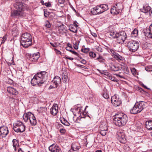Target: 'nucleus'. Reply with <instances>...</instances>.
<instances>
[{
    "mask_svg": "<svg viewBox=\"0 0 152 152\" xmlns=\"http://www.w3.org/2000/svg\"><path fill=\"white\" fill-rule=\"evenodd\" d=\"M45 26L48 28H50L51 27V25L48 20H46L45 23Z\"/></svg>",
    "mask_w": 152,
    "mask_h": 152,
    "instance_id": "obj_47",
    "label": "nucleus"
},
{
    "mask_svg": "<svg viewBox=\"0 0 152 152\" xmlns=\"http://www.w3.org/2000/svg\"><path fill=\"white\" fill-rule=\"evenodd\" d=\"M91 13L94 15L101 14L103 12L101 7L98 5L92 8L91 10Z\"/></svg>",
    "mask_w": 152,
    "mask_h": 152,
    "instance_id": "obj_13",
    "label": "nucleus"
},
{
    "mask_svg": "<svg viewBox=\"0 0 152 152\" xmlns=\"http://www.w3.org/2000/svg\"><path fill=\"white\" fill-rule=\"evenodd\" d=\"M107 47H106V48H102V47H99L98 46L96 48V50L97 51L100 52V53H102L104 51V50L105 49H107Z\"/></svg>",
    "mask_w": 152,
    "mask_h": 152,
    "instance_id": "obj_34",
    "label": "nucleus"
},
{
    "mask_svg": "<svg viewBox=\"0 0 152 152\" xmlns=\"http://www.w3.org/2000/svg\"><path fill=\"white\" fill-rule=\"evenodd\" d=\"M48 76V73L45 71L38 72L34 76L31 80V83L34 86L36 85L41 86V84L47 80Z\"/></svg>",
    "mask_w": 152,
    "mask_h": 152,
    "instance_id": "obj_1",
    "label": "nucleus"
},
{
    "mask_svg": "<svg viewBox=\"0 0 152 152\" xmlns=\"http://www.w3.org/2000/svg\"><path fill=\"white\" fill-rule=\"evenodd\" d=\"M103 96L104 98L106 99H107L109 98V96L107 95L106 93L104 94Z\"/></svg>",
    "mask_w": 152,
    "mask_h": 152,
    "instance_id": "obj_53",
    "label": "nucleus"
},
{
    "mask_svg": "<svg viewBox=\"0 0 152 152\" xmlns=\"http://www.w3.org/2000/svg\"><path fill=\"white\" fill-rule=\"evenodd\" d=\"M49 149L51 152H62L61 148L56 144H53L49 147Z\"/></svg>",
    "mask_w": 152,
    "mask_h": 152,
    "instance_id": "obj_14",
    "label": "nucleus"
},
{
    "mask_svg": "<svg viewBox=\"0 0 152 152\" xmlns=\"http://www.w3.org/2000/svg\"><path fill=\"white\" fill-rule=\"evenodd\" d=\"M127 46L130 51L134 52L138 49L139 43L138 41L131 40L127 42Z\"/></svg>",
    "mask_w": 152,
    "mask_h": 152,
    "instance_id": "obj_5",
    "label": "nucleus"
},
{
    "mask_svg": "<svg viewBox=\"0 0 152 152\" xmlns=\"http://www.w3.org/2000/svg\"><path fill=\"white\" fill-rule=\"evenodd\" d=\"M117 138L119 141L122 143H125L126 142V138L124 132L121 130L118 132L117 133Z\"/></svg>",
    "mask_w": 152,
    "mask_h": 152,
    "instance_id": "obj_12",
    "label": "nucleus"
},
{
    "mask_svg": "<svg viewBox=\"0 0 152 152\" xmlns=\"http://www.w3.org/2000/svg\"><path fill=\"white\" fill-rule=\"evenodd\" d=\"M13 129L17 132H23L25 131V127L21 121H18L14 124Z\"/></svg>",
    "mask_w": 152,
    "mask_h": 152,
    "instance_id": "obj_6",
    "label": "nucleus"
},
{
    "mask_svg": "<svg viewBox=\"0 0 152 152\" xmlns=\"http://www.w3.org/2000/svg\"><path fill=\"white\" fill-rule=\"evenodd\" d=\"M52 82L55 85V87H57L58 85L61 82L60 77L58 76H56L54 77Z\"/></svg>",
    "mask_w": 152,
    "mask_h": 152,
    "instance_id": "obj_22",
    "label": "nucleus"
},
{
    "mask_svg": "<svg viewBox=\"0 0 152 152\" xmlns=\"http://www.w3.org/2000/svg\"><path fill=\"white\" fill-rule=\"evenodd\" d=\"M138 30L136 28H135L132 32L131 34L132 36L133 37H137L138 35Z\"/></svg>",
    "mask_w": 152,
    "mask_h": 152,
    "instance_id": "obj_32",
    "label": "nucleus"
},
{
    "mask_svg": "<svg viewBox=\"0 0 152 152\" xmlns=\"http://www.w3.org/2000/svg\"><path fill=\"white\" fill-rule=\"evenodd\" d=\"M130 112L132 114H136L140 113L139 110L138 109L137 107L136 104L134 105V107L130 110Z\"/></svg>",
    "mask_w": 152,
    "mask_h": 152,
    "instance_id": "obj_24",
    "label": "nucleus"
},
{
    "mask_svg": "<svg viewBox=\"0 0 152 152\" xmlns=\"http://www.w3.org/2000/svg\"><path fill=\"white\" fill-rule=\"evenodd\" d=\"M29 121L31 125L32 126H35L36 124L37 121L34 115H33V117L30 118Z\"/></svg>",
    "mask_w": 152,
    "mask_h": 152,
    "instance_id": "obj_27",
    "label": "nucleus"
},
{
    "mask_svg": "<svg viewBox=\"0 0 152 152\" xmlns=\"http://www.w3.org/2000/svg\"><path fill=\"white\" fill-rule=\"evenodd\" d=\"M69 152H78L74 150L71 148V149L69 150Z\"/></svg>",
    "mask_w": 152,
    "mask_h": 152,
    "instance_id": "obj_63",
    "label": "nucleus"
},
{
    "mask_svg": "<svg viewBox=\"0 0 152 152\" xmlns=\"http://www.w3.org/2000/svg\"><path fill=\"white\" fill-rule=\"evenodd\" d=\"M80 147L78 144L76 143H73L72 145L71 148L72 149L78 151L79 150L80 148Z\"/></svg>",
    "mask_w": 152,
    "mask_h": 152,
    "instance_id": "obj_25",
    "label": "nucleus"
},
{
    "mask_svg": "<svg viewBox=\"0 0 152 152\" xmlns=\"http://www.w3.org/2000/svg\"><path fill=\"white\" fill-rule=\"evenodd\" d=\"M58 112V106L56 104H54L50 109V113L54 115H56Z\"/></svg>",
    "mask_w": 152,
    "mask_h": 152,
    "instance_id": "obj_18",
    "label": "nucleus"
},
{
    "mask_svg": "<svg viewBox=\"0 0 152 152\" xmlns=\"http://www.w3.org/2000/svg\"><path fill=\"white\" fill-rule=\"evenodd\" d=\"M113 123L119 126H122L125 125L128 120L127 115L123 113H121L113 116Z\"/></svg>",
    "mask_w": 152,
    "mask_h": 152,
    "instance_id": "obj_2",
    "label": "nucleus"
},
{
    "mask_svg": "<svg viewBox=\"0 0 152 152\" xmlns=\"http://www.w3.org/2000/svg\"><path fill=\"white\" fill-rule=\"evenodd\" d=\"M8 95L9 97L10 100L14 102L16 100L18 94V91L16 89L11 86H8L7 88Z\"/></svg>",
    "mask_w": 152,
    "mask_h": 152,
    "instance_id": "obj_4",
    "label": "nucleus"
},
{
    "mask_svg": "<svg viewBox=\"0 0 152 152\" xmlns=\"http://www.w3.org/2000/svg\"><path fill=\"white\" fill-rule=\"evenodd\" d=\"M121 68L124 73L126 74H128L129 73V69L126 65L124 66L123 67H122Z\"/></svg>",
    "mask_w": 152,
    "mask_h": 152,
    "instance_id": "obj_35",
    "label": "nucleus"
},
{
    "mask_svg": "<svg viewBox=\"0 0 152 152\" xmlns=\"http://www.w3.org/2000/svg\"><path fill=\"white\" fill-rule=\"evenodd\" d=\"M145 70L148 72L152 71V66H146L145 68Z\"/></svg>",
    "mask_w": 152,
    "mask_h": 152,
    "instance_id": "obj_41",
    "label": "nucleus"
},
{
    "mask_svg": "<svg viewBox=\"0 0 152 152\" xmlns=\"http://www.w3.org/2000/svg\"><path fill=\"white\" fill-rule=\"evenodd\" d=\"M18 27H16L14 28L12 31V35H14V36H16V35L18 34Z\"/></svg>",
    "mask_w": 152,
    "mask_h": 152,
    "instance_id": "obj_33",
    "label": "nucleus"
},
{
    "mask_svg": "<svg viewBox=\"0 0 152 152\" xmlns=\"http://www.w3.org/2000/svg\"><path fill=\"white\" fill-rule=\"evenodd\" d=\"M123 9L122 4L118 3L115 5L111 9L110 12L113 15H117L119 14Z\"/></svg>",
    "mask_w": 152,
    "mask_h": 152,
    "instance_id": "obj_7",
    "label": "nucleus"
},
{
    "mask_svg": "<svg viewBox=\"0 0 152 152\" xmlns=\"http://www.w3.org/2000/svg\"><path fill=\"white\" fill-rule=\"evenodd\" d=\"M18 152H29V151H28L27 152L26 151H23L22 150V149L21 148H19V149L18 150Z\"/></svg>",
    "mask_w": 152,
    "mask_h": 152,
    "instance_id": "obj_64",
    "label": "nucleus"
},
{
    "mask_svg": "<svg viewBox=\"0 0 152 152\" xmlns=\"http://www.w3.org/2000/svg\"><path fill=\"white\" fill-rule=\"evenodd\" d=\"M60 121L63 124L66 126H69L70 124L64 118H61Z\"/></svg>",
    "mask_w": 152,
    "mask_h": 152,
    "instance_id": "obj_31",
    "label": "nucleus"
},
{
    "mask_svg": "<svg viewBox=\"0 0 152 152\" xmlns=\"http://www.w3.org/2000/svg\"><path fill=\"white\" fill-rule=\"evenodd\" d=\"M80 59H81V62L83 64H85L86 63V62L85 60L84 59H82V58H80Z\"/></svg>",
    "mask_w": 152,
    "mask_h": 152,
    "instance_id": "obj_59",
    "label": "nucleus"
},
{
    "mask_svg": "<svg viewBox=\"0 0 152 152\" xmlns=\"http://www.w3.org/2000/svg\"><path fill=\"white\" fill-rule=\"evenodd\" d=\"M104 75L107 76V77H109L110 76L111 74H110L108 72H107V71L106 72Z\"/></svg>",
    "mask_w": 152,
    "mask_h": 152,
    "instance_id": "obj_58",
    "label": "nucleus"
},
{
    "mask_svg": "<svg viewBox=\"0 0 152 152\" xmlns=\"http://www.w3.org/2000/svg\"><path fill=\"white\" fill-rule=\"evenodd\" d=\"M99 72L101 74H104V75L106 72L107 71V70H98Z\"/></svg>",
    "mask_w": 152,
    "mask_h": 152,
    "instance_id": "obj_52",
    "label": "nucleus"
},
{
    "mask_svg": "<svg viewBox=\"0 0 152 152\" xmlns=\"http://www.w3.org/2000/svg\"><path fill=\"white\" fill-rule=\"evenodd\" d=\"M54 50L56 51V53L58 54H61V51H60L59 50H57L56 48H54Z\"/></svg>",
    "mask_w": 152,
    "mask_h": 152,
    "instance_id": "obj_57",
    "label": "nucleus"
},
{
    "mask_svg": "<svg viewBox=\"0 0 152 152\" xmlns=\"http://www.w3.org/2000/svg\"><path fill=\"white\" fill-rule=\"evenodd\" d=\"M8 133V129L7 127L2 126L0 128V135L2 137H5Z\"/></svg>",
    "mask_w": 152,
    "mask_h": 152,
    "instance_id": "obj_17",
    "label": "nucleus"
},
{
    "mask_svg": "<svg viewBox=\"0 0 152 152\" xmlns=\"http://www.w3.org/2000/svg\"><path fill=\"white\" fill-rule=\"evenodd\" d=\"M126 32L124 31H120L118 33L116 41L118 43L122 44L126 40Z\"/></svg>",
    "mask_w": 152,
    "mask_h": 152,
    "instance_id": "obj_9",
    "label": "nucleus"
},
{
    "mask_svg": "<svg viewBox=\"0 0 152 152\" xmlns=\"http://www.w3.org/2000/svg\"><path fill=\"white\" fill-rule=\"evenodd\" d=\"M115 56V57L117 58L118 59L123 60L124 59V58L123 57H122L121 56L119 55L118 54H116Z\"/></svg>",
    "mask_w": 152,
    "mask_h": 152,
    "instance_id": "obj_46",
    "label": "nucleus"
},
{
    "mask_svg": "<svg viewBox=\"0 0 152 152\" xmlns=\"http://www.w3.org/2000/svg\"><path fill=\"white\" fill-rule=\"evenodd\" d=\"M81 51L84 53H87L89 52V49L88 48H85L82 49Z\"/></svg>",
    "mask_w": 152,
    "mask_h": 152,
    "instance_id": "obj_48",
    "label": "nucleus"
},
{
    "mask_svg": "<svg viewBox=\"0 0 152 152\" xmlns=\"http://www.w3.org/2000/svg\"><path fill=\"white\" fill-rule=\"evenodd\" d=\"M115 75L116 76H117L120 77L121 78H124V76L123 75H120L119 74H116Z\"/></svg>",
    "mask_w": 152,
    "mask_h": 152,
    "instance_id": "obj_61",
    "label": "nucleus"
},
{
    "mask_svg": "<svg viewBox=\"0 0 152 152\" xmlns=\"http://www.w3.org/2000/svg\"><path fill=\"white\" fill-rule=\"evenodd\" d=\"M77 24L78 23L76 21H74L73 22V25H72L74 26L77 28L78 26V25H77Z\"/></svg>",
    "mask_w": 152,
    "mask_h": 152,
    "instance_id": "obj_56",
    "label": "nucleus"
},
{
    "mask_svg": "<svg viewBox=\"0 0 152 152\" xmlns=\"http://www.w3.org/2000/svg\"><path fill=\"white\" fill-rule=\"evenodd\" d=\"M32 37L29 33L26 32L23 34L21 38V45L24 48H28L32 44Z\"/></svg>",
    "mask_w": 152,
    "mask_h": 152,
    "instance_id": "obj_3",
    "label": "nucleus"
},
{
    "mask_svg": "<svg viewBox=\"0 0 152 152\" xmlns=\"http://www.w3.org/2000/svg\"><path fill=\"white\" fill-rule=\"evenodd\" d=\"M29 59L31 61L35 62L36 61L39 57V52L32 54H29Z\"/></svg>",
    "mask_w": 152,
    "mask_h": 152,
    "instance_id": "obj_16",
    "label": "nucleus"
},
{
    "mask_svg": "<svg viewBox=\"0 0 152 152\" xmlns=\"http://www.w3.org/2000/svg\"><path fill=\"white\" fill-rule=\"evenodd\" d=\"M149 31H152V23L149 26Z\"/></svg>",
    "mask_w": 152,
    "mask_h": 152,
    "instance_id": "obj_62",
    "label": "nucleus"
},
{
    "mask_svg": "<svg viewBox=\"0 0 152 152\" xmlns=\"http://www.w3.org/2000/svg\"><path fill=\"white\" fill-rule=\"evenodd\" d=\"M118 33L116 31H112L108 32L107 34L110 38L117 39Z\"/></svg>",
    "mask_w": 152,
    "mask_h": 152,
    "instance_id": "obj_23",
    "label": "nucleus"
},
{
    "mask_svg": "<svg viewBox=\"0 0 152 152\" xmlns=\"http://www.w3.org/2000/svg\"><path fill=\"white\" fill-rule=\"evenodd\" d=\"M103 12L107 10L109 8L108 5L105 4L99 5Z\"/></svg>",
    "mask_w": 152,
    "mask_h": 152,
    "instance_id": "obj_29",
    "label": "nucleus"
},
{
    "mask_svg": "<svg viewBox=\"0 0 152 152\" xmlns=\"http://www.w3.org/2000/svg\"><path fill=\"white\" fill-rule=\"evenodd\" d=\"M107 50L110 53L114 55L115 56V55H116V53L115 52V51L113 50H112V49H109L108 48H107Z\"/></svg>",
    "mask_w": 152,
    "mask_h": 152,
    "instance_id": "obj_42",
    "label": "nucleus"
},
{
    "mask_svg": "<svg viewBox=\"0 0 152 152\" xmlns=\"http://www.w3.org/2000/svg\"><path fill=\"white\" fill-rule=\"evenodd\" d=\"M38 110L40 112L43 113L46 111L47 108L45 107H41L38 109Z\"/></svg>",
    "mask_w": 152,
    "mask_h": 152,
    "instance_id": "obj_38",
    "label": "nucleus"
},
{
    "mask_svg": "<svg viewBox=\"0 0 152 152\" xmlns=\"http://www.w3.org/2000/svg\"><path fill=\"white\" fill-rule=\"evenodd\" d=\"M111 102L113 104L115 107L119 106L121 103L119 96L116 94L111 97Z\"/></svg>",
    "mask_w": 152,
    "mask_h": 152,
    "instance_id": "obj_11",
    "label": "nucleus"
},
{
    "mask_svg": "<svg viewBox=\"0 0 152 152\" xmlns=\"http://www.w3.org/2000/svg\"><path fill=\"white\" fill-rule=\"evenodd\" d=\"M110 70L112 71L116 72L121 70V67L117 64H111L110 65Z\"/></svg>",
    "mask_w": 152,
    "mask_h": 152,
    "instance_id": "obj_21",
    "label": "nucleus"
},
{
    "mask_svg": "<svg viewBox=\"0 0 152 152\" xmlns=\"http://www.w3.org/2000/svg\"><path fill=\"white\" fill-rule=\"evenodd\" d=\"M45 5L48 7H51V5L50 2L45 3Z\"/></svg>",
    "mask_w": 152,
    "mask_h": 152,
    "instance_id": "obj_50",
    "label": "nucleus"
},
{
    "mask_svg": "<svg viewBox=\"0 0 152 152\" xmlns=\"http://www.w3.org/2000/svg\"><path fill=\"white\" fill-rule=\"evenodd\" d=\"M100 134L102 135V136H105L107 134V129H100Z\"/></svg>",
    "mask_w": 152,
    "mask_h": 152,
    "instance_id": "obj_36",
    "label": "nucleus"
},
{
    "mask_svg": "<svg viewBox=\"0 0 152 152\" xmlns=\"http://www.w3.org/2000/svg\"><path fill=\"white\" fill-rule=\"evenodd\" d=\"M146 128L149 130H152V121H147L145 123Z\"/></svg>",
    "mask_w": 152,
    "mask_h": 152,
    "instance_id": "obj_26",
    "label": "nucleus"
},
{
    "mask_svg": "<svg viewBox=\"0 0 152 152\" xmlns=\"http://www.w3.org/2000/svg\"><path fill=\"white\" fill-rule=\"evenodd\" d=\"M131 71L133 75H136L137 74L136 70L134 68H132L131 69Z\"/></svg>",
    "mask_w": 152,
    "mask_h": 152,
    "instance_id": "obj_45",
    "label": "nucleus"
},
{
    "mask_svg": "<svg viewBox=\"0 0 152 152\" xmlns=\"http://www.w3.org/2000/svg\"><path fill=\"white\" fill-rule=\"evenodd\" d=\"M14 7L18 11H23L27 10L28 9V5L21 2H16L14 4Z\"/></svg>",
    "mask_w": 152,
    "mask_h": 152,
    "instance_id": "obj_8",
    "label": "nucleus"
},
{
    "mask_svg": "<svg viewBox=\"0 0 152 152\" xmlns=\"http://www.w3.org/2000/svg\"><path fill=\"white\" fill-rule=\"evenodd\" d=\"M109 78L111 80L113 81L114 82L116 81V79L114 77H112L111 75H110V76L109 77Z\"/></svg>",
    "mask_w": 152,
    "mask_h": 152,
    "instance_id": "obj_49",
    "label": "nucleus"
},
{
    "mask_svg": "<svg viewBox=\"0 0 152 152\" xmlns=\"http://www.w3.org/2000/svg\"><path fill=\"white\" fill-rule=\"evenodd\" d=\"M89 56L91 57L94 58L96 56V54L95 53L92 52H90L89 53Z\"/></svg>",
    "mask_w": 152,
    "mask_h": 152,
    "instance_id": "obj_44",
    "label": "nucleus"
},
{
    "mask_svg": "<svg viewBox=\"0 0 152 152\" xmlns=\"http://www.w3.org/2000/svg\"><path fill=\"white\" fill-rule=\"evenodd\" d=\"M13 146L14 148V150L15 151H16V147H18L19 145L18 140L16 139H13L12 140Z\"/></svg>",
    "mask_w": 152,
    "mask_h": 152,
    "instance_id": "obj_28",
    "label": "nucleus"
},
{
    "mask_svg": "<svg viewBox=\"0 0 152 152\" xmlns=\"http://www.w3.org/2000/svg\"><path fill=\"white\" fill-rule=\"evenodd\" d=\"M60 132L61 133L64 134L66 132V130L64 129H62L60 130Z\"/></svg>",
    "mask_w": 152,
    "mask_h": 152,
    "instance_id": "obj_54",
    "label": "nucleus"
},
{
    "mask_svg": "<svg viewBox=\"0 0 152 152\" xmlns=\"http://www.w3.org/2000/svg\"><path fill=\"white\" fill-rule=\"evenodd\" d=\"M26 15V13L23 11L13 10L11 12V16L12 18L23 17Z\"/></svg>",
    "mask_w": 152,
    "mask_h": 152,
    "instance_id": "obj_10",
    "label": "nucleus"
},
{
    "mask_svg": "<svg viewBox=\"0 0 152 152\" xmlns=\"http://www.w3.org/2000/svg\"><path fill=\"white\" fill-rule=\"evenodd\" d=\"M65 58L66 59H69L71 60H72L74 59V58H72V57H69L67 56H65Z\"/></svg>",
    "mask_w": 152,
    "mask_h": 152,
    "instance_id": "obj_60",
    "label": "nucleus"
},
{
    "mask_svg": "<svg viewBox=\"0 0 152 152\" xmlns=\"http://www.w3.org/2000/svg\"><path fill=\"white\" fill-rule=\"evenodd\" d=\"M98 61L101 63H103L104 62L105 60L103 58V57L99 56L96 59Z\"/></svg>",
    "mask_w": 152,
    "mask_h": 152,
    "instance_id": "obj_37",
    "label": "nucleus"
},
{
    "mask_svg": "<svg viewBox=\"0 0 152 152\" xmlns=\"http://www.w3.org/2000/svg\"><path fill=\"white\" fill-rule=\"evenodd\" d=\"M62 78L63 81H64V82H66L68 79V76L66 75H62Z\"/></svg>",
    "mask_w": 152,
    "mask_h": 152,
    "instance_id": "obj_43",
    "label": "nucleus"
},
{
    "mask_svg": "<svg viewBox=\"0 0 152 152\" xmlns=\"http://www.w3.org/2000/svg\"><path fill=\"white\" fill-rule=\"evenodd\" d=\"M73 47L75 49L77 50L78 48V44L76 42H75V43L74 44Z\"/></svg>",
    "mask_w": 152,
    "mask_h": 152,
    "instance_id": "obj_51",
    "label": "nucleus"
},
{
    "mask_svg": "<svg viewBox=\"0 0 152 152\" xmlns=\"http://www.w3.org/2000/svg\"><path fill=\"white\" fill-rule=\"evenodd\" d=\"M0 39L2 41L1 43L2 44L7 39V35H5L3 37H1Z\"/></svg>",
    "mask_w": 152,
    "mask_h": 152,
    "instance_id": "obj_39",
    "label": "nucleus"
},
{
    "mask_svg": "<svg viewBox=\"0 0 152 152\" xmlns=\"http://www.w3.org/2000/svg\"><path fill=\"white\" fill-rule=\"evenodd\" d=\"M50 44L53 47L56 48L57 46H58L59 45V43L58 42H55V43H52V42H50Z\"/></svg>",
    "mask_w": 152,
    "mask_h": 152,
    "instance_id": "obj_40",
    "label": "nucleus"
},
{
    "mask_svg": "<svg viewBox=\"0 0 152 152\" xmlns=\"http://www.w3.org/2000/svg\"><path fill=\"white\" fill-rule=\"evenodd\" d=\"M148 37L149 38L152 39V31H149L148 32Z\"/></svg>",
    "mask_w": 152,
    "mask_h": 152,
    "instance_id": "obj_55",
    "label": "nucleus"
},
{
    "mask_svg": "<svg viewBox=\"0 0 152 152\" xmlns=\"http://www.w3.org/2000/svg\"><path fill=\"white\" fill-rule=\"evenodd\" d=\"M34 115L30 112H28L26 113H25L23 115V118L24 121L27 122L28 120H30Z\"/></svg>",
    "mask_w": 152,
    "mask_h": 152,
    "instance_id": "obj_19",
    "label": "nucleus"
},
{
    "mask_svg": "<svg viewBox=\"0 0 152 152\" xmlns=\"http://www.w3.org/2000/svg\"><path fill=\"white\" fill-rule=\"evenodd\" d=\"M135 104L136 105L138 109L140 111V112L145 107L146 103L143 101H140L139 102L136 103Z\"/></svg>",
    "mask_w": 152,
    "mask_h": 152,
    "instance_id": "obj_20",
    "label": "nucleus"
},
{
    "mask_svg": "<svg viewBox=\"0 0 152 152\" xmlns=\"http://www.w3.org/2000/svg\"><path fill=\"white\" fill-rule=\"evenodd\" d=\"M142 10V12L145 13L149 16H150L152 13V9L148 4L144 5Z\"/></svg>",
    "mask_w": 152,
    "mask_h": 152,
    "instance_id": "obj_15",
    "label": "nucleus"
},
{
    "mask_svg": "<svg viewBox=\"0 0 152 152\" xmlns=\"http://www.w3.org/2000/svg\"><path fill=\"white\" fill-rule=\"evenodd\" d=\"M69 30L72 32L74 33L77 32V28L72 25H71L70 26Z\"/></svg>",
    "mask_w": 152,
    "mask_h": 152,
    "instance_id": "obj_30",
    "label": "nucleus"
}]
</instances>
